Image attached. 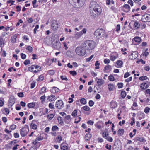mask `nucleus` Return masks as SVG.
I'll return each instance as SVG.
<instances>
[{
    "mask_svg": "<svg viewBox=\"0 0 150 150\" xmlns=\"http://www.w3.org/2000/svg\"><path fill=\"white\" fill-rule=\"evenodd\" d=\"M39 28V26L38 25H36L35 28L34 29V34H36V31Z\"/></svg>",
    "mask_w": 150,
    "mask_h": 150,
    "instance_id": "nucleus-43",
    "label": "nucleus"
},
{
    "mask_svg": "<svg viewBox=\"0 0 150 150\" xmlns=\"http://www.w3.org/2000/svg\"><path fill=\"white\" fill-rule=\"evenodd\" d=\"M18 95L20 97H23L24 96L22 92L19 93H18Z\"/></svg>",
    "mask_w": 150,
    "mask_h": 150,
    "instance_id": "nucleus-61",
    "label": "nucleus"
},
{
    "mask_svg": "<svg viewBox=\"0 0 150 150\" xmlns=\"http://www.w3.org/2000/svg\"><path fill=\"white\" fill-rule=\"evenodd\" d=\"M48 73L50 75H53L54 74V71L53 70H50L48 71Z\"/></svg>",
    "mask_w": 150,
    "mask_h": 150,
    "instance_id": "nucleus-46",
    "label": "nucleus"
},
{
    "mask_svg": "<svg viewBox=\"0 0 150 150\" xmlns=\"http://www.w3.org/2000/svg\"><path fill=\"white\" fill-rule=\"evenodd\" d=\"M60 78L63 80L67 81L68 80V79L65 76H61Z\"/></svg>",
    "mask_w": 150,
    "mask_h": 150,
    "instance_id": "nucleus-54",
    "label": "nucleus"
},
{
    "mask_svg": "<svg viewBox=\"0 0 150 150\" xmlns=\"http://www.w3.org/2000/svg\"><path fill=\"white\" fill-rule=\"evenodd\" d=\"M59 91V89L56 87H54L51 90V91L52 93H55L58 92Z\"/></svg>",
    "mask_w": 150,
    "mask_h": 150,
    "instance_id": "nucleus-15",
    "label": "nucleus"
},
{
    "mask_svg": "<svg viewBox=\"0 0 150 150\" xmlns=\"http://www.w3.org/2000/svg\"><path fill=\"white\" fill-rule=\"evenodd\" d=\"M118 57V54L116 53V55L115 56L114 55H111L110 56V59L111 60L114 61L116 58H117Z\"/></svg>",
    "mask_w": 150,
    "mask_h": 150,
    "instance_id": "nucleus-20",
    "label": "nucleus"
},
{
    "mask_svg": "<svg viewBox=\"0 0 150 150\" xmlns=\"http://www.w3.org/2000/svg\"><path fill=\"white\" fill-rule=\"evenodd\" d=\"M126 92L125 91H122L121 93V96L122 97L124 98L126 96Z\"/></svg>",
    "mask_w": 150,
    "mask_h": 150,
    "instance_id": "nucleus-30",
    "label": "nucleus"
},
{
    "mask_svg": "<svg viewBox=\"0 0 150 150\" xmlns=\"http://www.w3.org/2000/svg\"><path fill=\"white\" fill-rule=\"evenodd\" d=\"M15 103V100L14 98H10L9 100V105L12 106Z\"/></svg>",
    "mask_w": 150,
    "mask_h": 150,
    "instance_id": "nucleus-16",
    "label": "nucleus"
},
{
    "mask_svg": "<svg viewBox=\"0 0 150 150\" xmlns=\"http://www.w3.org/2000/svg\"><path fill=\"white\" fill-rule=\"evenodd\" d=\"M37 2L36 0H34L32 1V4L33 5V6L34 8H36L38 6L35 5Z\"/></svg>",
    "mask_w": 150,
    "mask_h": 150,
    "instance_id": "nucleus-42",
    "label": "nucleus"
},
{
    "mask_svg": "<svg viewBox=\"0 0 150 150\" xmlns=\"http://www.w3.org/2000/svg\"><path fill=\"white\" fill-rule=\"evenodd\" d=\"M150 109L149 108L147 107H146L144 109V112L146 113H148L150 110Z\"/></svg>",
    "mask_w": 150,
    "mask_h": 150,
    "instance_id": "nucleus-41",
    "label": "nucleus"
},
{
    "mask_svg": "<svg viewBox=\"0 0 150 150\" xmlns=\"http://www.w3.org/2000/svg\"><path fill=\"white\" fill-rule=\"evenodd\" d=\"M16 128V125H12L10 126V129L11 130H14Z\"/></svg>",
    "mask_w": 150,
    "mask_h": 150,
    "instance_id": "nucleus-51",
    "label": "nucleus"
},
{
    "mask_svg": "<svg viewBox=\"0 0 150 150\" xmlns=\"http://www.w3.org/2000/svg\"><path fill=\"white\" fill-rule=\"evenodd\" d=\"M83 34V33L82 32H77V33L75 34L74 38L76 39H78Z\"/></svg>",
    "mask_w": 150,
    "mask_h": 150,
    "instance_id": "nucleus-12",
    "label": "nucleus"
},
{
    "mask_svg": "<svg viewBox=\"0 0 150 150\" xmlns=\"http://www.w3.org/2000/svg\"><path fill=\"white\" fill-rule=\"evenodd\" d=\"M30 126L31 128L35 130L37 128V126L36 125L33 123L30 124Z\"/></svg>",
    "mask_w": 150,
    "mask_h": 150,
    "instance_id": "nucleus-26",
    "label": "nucleus"
},
{
    "mask_svg": "<svg viewBox=\"0 0 150 150\" xmlns=\"http://www.w3.org/2000/svg\"><path fill=\"white\" fill-rule=\"evenodd\" d=\"M87 123L88 124L90 125H93L94 124V122L93 121H92V120H90L88 121L87 122Z\"/></svg>",
    "mask_w": 150,
    "mask_h": 150,
    "instance_id": "nucleus-60",
    "label": "nucleus"
},
{
    "mask_svg": "<svg viewBox=\"0 0 150 150\" xmlns=\"http://www.w3.org/2000/svg\"><path fill=\"white\" fill-rule=\"evenodd\" d=\"M57 119L58 120L59 122V124H62L64 122L63 120V118L62 117H58L57 118Z\"/></svg>",
    "mask_w": 150,
    "mask_h": 150,
    "instance_id": "nucleus-25",
    "label": "nucleus"
},
{
    "mask_svg": "<svg viewBox=\"0 0 150 150\" xmlns=\"http://www.w3.org/2000/svg\"><path fill=\"white\" fill-rule=\"evenodd\" d=\"M30 61L29 60H26L24 62V64L25 65H26L30 63Z\"/></svg>",
    "mask_w": 150,
    "mask_h": 150,
    "instance_id": "nucleus-50",
    "label": "nucleus"
},
{
    "mask_svg": "<svg viewBox=\"0 0 150 150\" xmlns=\"http://www.w3.org/2000/svg\"><path fill=\"white\" fill-rule=\"evenodd\" d=\"M137 57V52H134L131 53V55H129V58L131 59H133L136 58Z\"/></svg>",
    "mask_w": 150,
    "mask_h": 150,
    "instance_id": "nucleus-10",
    "label": "nucleus"
},
{
    "mask_svg": "<svg viewBox=\"0 0 150 150\" xmlns=\"http://www.w3.org/2000/svg\"><path fill=\"white\" fill-rule=\"evenodd\" d=\"M35 66L34 65H33L31 66V67H28V70L31 71H32L33 69H34V68L35 67H34Z\"/></svg>",
    "mask_w": 150,
    "mask_h": 150,
    "instance_id": "nucleus-49",
    "label": "nucleus"
},
{
    "mask_svg": "<svg viewBox=\"0 0 150 150\" xmlns=\"http://www.w3.org/2000/svg\"><path fill=\"white\" fill-rule=\"evenodd\" d=\"M61 150H67L68 149L67 147L66 146H62L61 148Z\"/></svg>",
    "mask_w": 150,
    "mask_h": 150,
    "instance_id": "nucleus-48",
    "label": "nucleus"
},
{
    "mask_svg": "<svg viewBox=\"0 0 150 150\" xmlns=\"http://www.w3.org/2000/svg\"><path fill=\"white\" fill-rule=\"evenodd\" d=\"M104 81L102 79H98L97 83L99 86H100L104 83Z\"/></svg>",
    "mask_w": 150,
    "mask_h": 150,
    "instance_id": "nucleus-11",
    "label": "nucleus"
},
{
    "mask_svg": "<svg viewBox=\"0 0 150 150\" xmlns=\"http://www.w3.org/2000/svg\"><path fill=\"white\" fill-rule=\"evenodd\" d=\"M4 99L0 98V106H2L4 105Z\"/></svg>",
    "mask_w": 150,
    "mask_h": 150,
    "instance_id": "nucleus-39",
    "label": "nucleus"
},
{
    "mask_svg": "<svg viewBox=\"0 0 150 150\" xmlns=\"http://www.w3.org/2000/svg\"><path fill=\"white\" fill-rule=\"evenodd\" d=\"M51 27L53 30H57L58 27V22L56 20H53Z\"/></svg>",
    "mask_w": 150,
    "mask_h": 150,
    "instance_id": "nucleus-8",
    "label": "nucleus"
},
{
    "mask_svg": "<svg viewBox=\"0 0 150 150\" xmlns=\"http://www.w3.org/2000/svg\"><path fill=\"white\" fill-rule=\"evenodd\" d=\"M26 49L27 50H28L29 52H32L33 50V49L30 46H28L27 47H26Z\"/></svg>",
    "mask_w": 150,
    "mask_h": 150,
    "instance_id": "nucleus-31",
    "label": "nucleus"
},
{
    "mask_svg": "<svg viewBox=\"0 0 150 150\" xmlns=\"http://www.w3.org/2000/svg\"><path fill=\"white\" fill-rule=\"evenodd\" d=\"M33 21V20L32 18H28L27 21L28 22L30 23H31Z\"/></svg>",
    "mask_w": 150,
    "mask_h": 150,
    "instance_id": "nucleus-40",
    "label": "nucleus"
},
{
    "mask_svg": "<svg viewBox=\"0 0 150 150\" xmlns=\"http://www.w3.org/2000/svg\"><path fill=\"white\" fill-rule=\"evenodd\" d=\"M14 137L16 138H18L19 137V134L17 133H15L14 134Z\"/></svg>",
    "mask_w": 150,
    "mask_h": 150,
    "instance_id": "nucleus-63",
    "label": "nucleus"
},
{
    "mask_svg": "<svg viewBox=\"0 0 150 150\" xmlns=\"http://www.w3.org/2000/svg\"><path fill=\"white\" fill-rule=\"evenodd\" d=\"M137 140L139 141L140 142H143L144 140V138L142 137H137L136 138Z\"/></svg>",
    "mask_w": 150,
    "mask_h": 150,
    "instance_id": "nucleus-28",
    "label": "nucleus"
},
{
    "mask_svg": "<svg viewBox=\"0 0 150 150\" xmlns=\"http://www.w3.org/2000/svg\"><path fill=\"white\" fill-rule=\"evenodd\" d=\"M90 8L91 14L93 16H98L101 13L100 7L95 1H92L91 3Z\"/></svg>",
    "mask_w": 150,
    "mask_h": 150,
    "instance_id": "nucleus-1",
    "label": "nucleus"
},
{
    "mask_svg": "<svg viewBox=\"0 0 150 150\" xmlns=\"http://www.w3.org/2000/svg\"><path fill=\"white\" fill-rule=\"evenodd\" d=\"M46 91V88L45 87H43L42 88L40 91V93H44Z\"/></svg>",
    "mask_w": 150,
    "mask_h": 150,
    "instance_id": "nucleus-47",
    "label": "nucleus"
},
{
    "mask_svg": "<svg viewBox=\"0 0 150 150\" xmlns=\"http://www.w3.org/2000/svg\"><path fill=\"white\" fill-rule=\"evenodd\" d=\"M78 3L81 5V6H82L84 4L86 0H77Z\"/></svg>",
    "mask_w": 150,
    "mask_h": 150,
    "instance_id": "nucleus-24",
    "label": "nucleus"
},
{
    "mask_svg": "<svg viewBox=\"0 0 150 150\" xmlns=\"http://www.w3.org/2000/svg\"><path fill=\"white\" fill-rule=\"evenodd\" d=\"M64 103L61 100H59L56 103V107L59 109H62L63 107Z\"/></svg>",
    "mask_w": 150,
    "mask_h": 150,
    "instance_id": "nucleus-7",
    "label": "nucleus"
},
{
    "mask_svg": "<svg viewBox=\"0 0 150 150\" xmlns=\"http://www.w3.org/2000/svg\"><path fill=\"white\" fill-rule=\"evenodd\" d=\"M69 73L71 74L73 76H76L77 74L76 72L75 71H69Z\"/></svg>",
    "mask_w": 150,
    "mask_h": 150,
    "instance_id": "nucleus-33",
    "label": "nucleus"
},
{
    "mask_svg": "<svg viewBox=\"0 0 150 150\" xmlns=\"http://www.w3.org/2000/svg\"><path fill=\"white\" fill-rule=\"evenodd\" d=\"M80 103L83 104H85L86 103V100L85 98H82L80 100Z\"/></svg>",
    "mask_w": 150,
    "mask_h": 150,
    "instance_id": "nucleus-29",
    "label": "nucleus"
},
{
    "mask_svg": "<svg viewBox=\"0 0 150 150\" xmlns=\"http://www.w3.org/2000/svg\"><path fill=\"white\" fill-rule=\"evenodd\" d=\"M123 62L121 60H117L116 62L118 66L119 67H122Z\"/></svg>",
    "mask_w": 150,
    "mask_h": 150,
    "instance_id": "nucleus-17",
    "label": "nucleus"
},
{
    "mask_svg": "<svg viewBox=\"0 0 150 150\" xmlns=\"http://www.w3.org/2000/svg\"><path fill=\"white\" fill-rule=\"evenodd\" d=\"M37 139L38 141H40L42 140L43 139V137L41 136L38 137L36 138Z\"/></svg>",
    "mask_w": 150,
    "mask_h": 150,
    "instance_id": "nucleus-64",
    "label": "nucleus"
},
{
    "mask_svg": "<svg viewBox=\"0 0 150 150\" xmlns=\"http://www.w3.org/2000/svg\"><path fill=\"white\" fill-rule=\"evenodd\" d=\"M91 134L89 133L86 134L85 136V139L86 140H89L91 137Z\"/></svg>",
    "mask_w": 150,
    "mask_h": 150,
    "instance_id": "nucleus-21",
    "label": "nucleus"
},
{
    "mask_svg": "<svg viewBox=\"0 0 150 150\" xmlns=\"http://www.w3.org/2000/svg\"><path fill=\"white\" fill-rule=\"evenodd\" d=\"M117 85L119 88H122L123 86V83H120Z\"/></svg>",
    "mask_w": 150,
    "mask_h": 150,
    "instance_id": "nucleus-56",
    "label": "nucleus"
},
{
    "mask_svg": "<svg viewBox=\"0 0 150 150\" xmlns=\"http://www.w3.org/2000/svg\"><path fill=\"white\" fill-rule=\"evenodd\" d=\"M49 108L51 109H54V105H53V104L51 103H50L49 104Z\"/></svg>",
    "mask_w": 150,
    "mask_h": 150,
    "instance_id": "nucleus-59",
    "label": "nucleus"
},
{
    "mask_svg": "<svg viewBox=\"0 0 150 150\" xmlns=\"http://www.w3.org/2000/svg\"><path fill=\"white\" fill-rule=\"evenodd\" d=\"M141 88L142 89H145L148 88V87H146V83H142L141 84V85L140 86Z\"/></svg>",
    "mask_w": 150,
    "mask_h": 150,
    "instance_id": "nucleus-22",
    "label": "nucleus"
},
{
    "mask_svg": "<svg viewBox=\"0 0 150 150\" xmlns=\"http://www.w3.org/2000/svg\"><path fill=\"white\" fill-rule=\"evenodd\" d=\"M55 98L54 96L52 95L48 97L47 99L50 101H52L55 100Z\"/></svg>",
    "mask_w": 150,
    "mask_h": 150,
    "instance_id": "nucleus-13",
    "label": "nucleus"
},
{
    "mask_svg": "<svg viewBox=\"0 0 150 150\" xmlns=\"http://www.w3.org/2000/svg\"><path fill=\"white\" fill-rule=\"evenodd\" d=\"M83 47L86 50H91L94 49L96 46V42L93 40H86L83 42Z\"/></svg>",
    "mask_w": 150,
    "mask_h": 150,
    "instance_id": "nucleus-2",
    "label": "nucleus"
},
{
    "mask_svg": "<svg viewBox=\"0 0 150 150\" xmlns=\"http://www.w3.org/2000/svg\"><path fill=\"white\" fill-rule=\"evenodd\" d=\"M111 68V66L110 65H107L105 67L104 70L105 71L106 70H109Z\"/></svg>",
    "mask_w": 150,
    "mask_h": 150,
    "instance_id": "nucleus-37",
    "label": "nucleus"
},
{
    "mask_svg": "<svg viewBox=\"0 0 150 150\" xmlns=\"http://www.w3.org/2000/svg\"><path fill=\"white\" fill-rule=\"evenodd\" d=\"M124 132V130L123 129H119L117 131V134L119 136H122Z\"/></svg>",
    "mask_w": 150,
    "mask_h": 150,
    "instance_id": "nucleus-14",
    "label": "nucleus"
},
{
    "mask_svg": "<svg viewBox=\"0 0 150 150\" xmlns=\"http://www.w3.org/2000/svg\"><path fill=\"white\" fill-rule=\"evenodd\" d=\"M58 129V127L56 126H53L52 128V130L56 131Z\"/></svg>",
    "mask_w": 150,
    "mask_h": 150,
    "instance_id": "nucleus-57",
    "label": "nucleus"
},
{
    "mask_svg": "<svg viewBox=\"0 0 150 150\" xmlns=\"http://www.w3.org/2000/svg\"><path fill=\"white\" fill-rule=\"evenodd\" d=\"M147 77L146 76H143L139 78V79L141 81L146 80L147 79Z\"/></svg>",
    "mask_w": 150,
    "mask_h": 150,
    "instance_id": "nucleus-32",
    "label": "nucleus"
},
{
    "mask_svg": "<svg viewBox=\"0 0 150 150\" xmlns=\"http://www.w3.org/2000/svg\"><path fill=\"white\" fill-rule=\"evenodd\" d=\"M108 88L109 91H111L113 90L115 87L113 84H110L108 85Z\"/></svg>",
    "mask_w": 150,
    "mask_h": 150,
    "instance_id": "nucleus-18",
    "label": "nucleus"
},
{
    "mask_svg": "<svg viewBox=\"0 0 150 150\" xmlns=\"http://www.w3.org/2000/svg\"><path fill=\"white\" fill-rule=\"evenodd\" d=\"M106 139L108 141L112 142L113 141V139L110 137H109L106 138Z\"/></svg>",
    "mask_w": 150,
    "mask_h": 150,
    "instance_id": "nucleus-45",
    "label": "nucleus"
},
{
    "mask_svg": "<svg viewBox=\"0 0 150 150\" xmlns=\"http://www.w3.org/2000/svg\"><path fill=\"white\" fill-rule=\"evenodd\" d=\"M57 141L59 143H60L61 141L62 140V137L61 136L59 135L57 137Z\"/></svg>",
    "mask_w": 150,
    "mask_h": 150,
    "instance_id": "nucleus-44",
    "label": "nucleus"
},
{
    "mask_svg": "<svg viewBox=\"0 0 150 150\" xmlns=\"http://www.w3.org/2000/svg\"><path fill=\"white\" fill-rule=\"evenodd\" d=\"M109 145H108L107 144L106 145L105 148L107 149L108 150H111V145H110L109 146V147L108 146Z\"/></svg>",
    "mask_w": 150,
    "mask_h": 150,
    "instance_id": "nucleus-58",
    "label": "nucleus"
},
{
    "mask_svg": "<svg viewBox=\"0 0 150 150\" xmlns=\"http://www.w3.org/2000/svg\"><path fill=\"white\" fill-rule=\"evenodd\" d=\"M134 39L135 41L137 42H140L141 40L140 38L139 37H136Z\"/></svg>",
    "mask_w": 150,
    "mask_h": 150,
    "instance_id": "nucleus-27",
    "label": "nucleus"
},
{
    "mask_svg": "<svg viewBox=\"0 0 150 150\" xmlns=\"http://www.w3.org/2000/svg\"><path fill=\"white\" fill-rule=\"evenodd\" d=\"M109 80L110 81H114L115 79L114 76L112 75H110L108 77Z\"/></svg>",
    "mask_w": 150,
    "mask_h": 150,
    "instance_id": "nucleus-35",
    "label": "nucleus"
},
{
    "mask_svg": "<svg viewBox=\"0 0 150 150\" xmlns=\"http://www.w3.org/2000/svg\"><path fill=\"white\" fill-rule=\"evenodd\" d=\"M44 79V76L42 75H41L40 76L38 79V81H42Z\"/></svg>",
    "mask_w": 150,
    "mask_h": 150,
    "instance_id": "nucleus-53",
    "label": "nucleus"
},
{
    "mask_svg": "<svg viewBox=\"0 0 150 150\" xmlns=\"http://www.w3.org/2000/svg\"><path fill=\"white\" fill-rule=\"evenodd\" d=\"M21 55L22 59H25L26 58V55L23 53L21 54Z\"/></svg>",
    "mask_w": 150,
    "mask_h": 150,
    "instance_id": "nucleus-55",
    "label": "nucleus"
},
{
    "mask_svg": "<svg viewBox=\"0 0 150 150\" xmlns=\"http://www.w3.org/2000/svg\"><path fill=\"white\" fill-rule=\"evenodd\" d=\"M94 104V102L92 100H90L89 101V105L91 106L92 107V106Z\"/></svg>",
    "mask_w": 150,
    "mask_h": 150,
    "instance_id": "nucleus-52",
    "label": "nucleus"
},
{
    "mask_svg": "<svg viewBox=\"0 0 150 150\" xmlns=\"http://www.w3.org/2000/svg\"><path fill=\"white\" fill-rule=\"evenodd\" d=\"M77 110H75L72 113V115L74 117L76 116L77 115Z\"/></svg>",
    "mask_w": 150,
    "mask_h": 150,
    "instance_id": "nucleus-34",
    "label": "nucleus"
},
{
    "mask_svg": "<svg viewBox=\"0 0 150 150\" xmlns=\"http://www.w3.org/2000/svg\"><path fill=\"white\" fill-rule=\"evenodd\" d=\"M86 49L85 47H83V43L81 46L77 47L75 49V52L78 56H83L86 54Z\"/></svg>",
    "mask_w": 150,
    "mask_h": 150,
    "instance_id": "nucleus-3",
    "label": "nucleus"
},
{
    "mask_svg": "<svg viewBox=\"0 0 150 150\" xmlns=\"http://www.w3.org/2000/svg\"><path fill=\"white\" fill-rule=\"evenodd\" d=\"M35 103L34 102L29 103L27 104V106L29 108H33L35 106Z\"/></svg>",
    "mask_w": 150,
    "mask_h": 150,
    "instance_id": "nucleus-19",
    "label": "nucleus"
},
{
    "mask_svg": "<svg viewBox=\"0 0 150 150\" xmlns=\"http://www.w3.org/2000/svg\"><path fill=\"white\" fill-rule=\"evenodd\" d=\"M25 126L20 130V134L22 137L25 136L29 131L28 126L27 125Z\"/></svg>",
    "mask_w": 150,
    "mask_h": 150,
    "instance_id": "nucleus-5",
    "label": "nucleus"
},
{
    "mask_svg": "<svg viewBox=\"0 0 150 150\" xmlns=\"http://www.w3.org/2000/svg\"><path fill=\"white\" fill-rule=\"evenodd\" d=\"M52 45L53 48L57 50L59 49L61 47V44L58 41L52 42Z\"/></svg>",
    "mask_w": 150,
    "mask_h": 150,
    "instance_id": "nucleus-9",
    "label": "nucleus"
},
{
    "mask_svg": "<svg viewBox=\"0 0 150 150\" xmlns=\"http://www.w3.org/2000/svg\"><path fill=\"white\" fill-rule=\"evenodd\" d=\"M141 20L144 22H150V14H146L142 16Z\"/></svg>",
    "mask_w": 150,
    "mask_h": 150,
    "instance_id": "nucleus-6",
    "label": "nucleus"
},
{
    "mask_svg": "<svg viewBox=\"0 0 150 150\" xmlns=\"http://www.w3.org/2000/svg\"><path fill=\"white\" fill-rule=\"evenodd\" d=\"M94 35L98 38L104 37L105 36V31L102 28L97 29L94 32Z\"/></svg>",
    "mask_w": 150,
    "mask_h": 150,
    "instance_id": "nucleus-4",
    "label": "nucleus"
},
{
    "mask_svg": "<svg viewBox=\"0 0 150 150\" xmlns=\"http://www.w3.org/2000/svg\"><path fill=\"white\" fill-rule=\"evenodd\" d=\"M123 7L127 10V12H128L130 10V8L129 5L127 4H125L124 5Z\"/></svg>",
    "mask_w": 150,
    "mask_h": 150,
    "instance_id": "nucleus-23",
    "label": "nucleus"
},
{
    "mask_svg": "<svg viewBox=\"0 0 150 150\" xmlns=\"http://www.w3.org/2000/svg\"><path fill=\"white\" fill-rule=\"evenodd\" d=\"M84 110L85 111H88L90 110V108L87 106H85L83 107Z\"/></svg>",
    "mask_w": 150,
    "mask_h": 150,
    "instance_id": "nucleus-38",
    "label": "nucleus"
},
{
    "mask_svg": "<svg viewBox=\"0 0 150 150\" xmlns=\"http://www.w3.org/2000/svg\"><path fill=\"white\" fill-rule=\"evenodd\" d=\"M47 117L49 119L51 120L53 118L54 115L52 114H50L48 115Z\"/></svg>",
    "mask_w": 150,
    "mask_h": 150,
    "instance_id": "nucleus-36",
    "label": "nucleus"
},
{
    "mask_svg": "<svg viewBox=\"0 0 150 150\" xmlns=\"http://www.w3.org/2000/svg\"><path fill=\"white\" fill-rule=\"evenodd\" d=\"M132 77H130L129 78L126 79L125 80V81L126 82H129L132 80Z\"/></svg>",
    "mask_w": 150,
    "mask_h": 150,
    "instance_id": "nucleus-62",
    "label": "nucleus"
}]
</instances>
